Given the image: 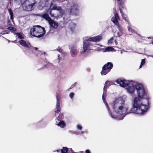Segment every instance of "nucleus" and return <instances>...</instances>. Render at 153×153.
<instances>
[{"label":"nucleus","instance_id":"obj_1","mask_svg":"<svg viewBox=\"0 0 153 153\" xmlns=\"http://www.w3.org/2000/svg\"><path fill=\"white\" fill-rule=\"evenodd\" d=\"M113 108L115 112L120 115H123V118L127 114L134 113L137 114H143L148 110V105L143 104L141 100L137 97H135L133 107L129 111L126 106L125 102L120 98H117L112 104Z\"/></svg>","mask_w":153,"mask_h":153},{"label":"nucleus","instance_id":"obj_2","mask_svg":"<svg viewBox=\"0 0 153 153\" xmlns=\"http://www.w3.org/2000/svg\"><path fill=\"white\" fill-rule=\"evenodd\" d=\"M45 33L44 28L40 25L34 26L30 30V34L37 38L43 37Z\"/></svg>","mask_w":153,"mask_h":153},{"label":"nucleus","instance_id":"obj_3","mask_svg":"<svg viewBox=\"0 0 153 153\" xmlns=\"http://www.w3.org/2000/svg\"><path fill=\"white\" fill-rule=\"evenodd\" d=\"M102 36L101 35L89 38L88 39L85 40L83 42V51H82V53L85 52L90 47L89 41L94 42H99L102 39Z\"/></svg>","mask_w":153,"mask_h":153},{"label":"nucleus","instance_id":"obj_4","mask_svg":"<svg viewBox=\"0 0 153 153\" xmlns=\"http://www.w3.org/2000/svg\"><path fill=\"white\" fill-rule=\"evenodd\" d=\"M113 67V64L111 62H108L104 65L101 72L102 75H105L109 72Z\"/></svg>","mask_w":153,"mask_h":153},{"label":"nucleus","instance_id":"obj_5","mask_svg":"<svg viewBox=\"0 0 153 153\" xmlns=\"http://www.w3.org/2000/svg\"><path fill=\"white\" fill-rule=\"evenodd\" d=\"M118 19H119V18L118 14L117 13H116L114 16L111 18V20L117 26L118 29L120 30H121L122 29L121 27L118 22Z\"/></svg>","mask_w":153,"mask_h":153},{"label":"nucleus","instance_id":"obj_6","mask_svg":"<svg viewBox=\"0 0 153 153\" xmlns=\"http://www.w3.org/2000/svg\"><path fill=\"white\" fill-rule=\"evenodd\" d=\"M56 110L55 111V115L56 116H57L59 113H60L61 108L60 105V101L59 99V94L58 93L56 94Z\"/></svg>","mask_w":153,"mask_h":153},{"label":"nucleus","instance_id":"obj_7","mask_svg":"<svg viewBox=\"0 0 153 153\" xmlns=\"http://www.w3.org/2000/svg\"><path fill=\"white\" fill-rule=\"evenodd\" d=\"M116 82L118 84H119L120 86L123 87H125L127 86L128 85L129 81H126L124 79H117Z\"/></svg>","mask_w":153,"mask_h":153},{"label":"nucleus","instance_id":"obj_8","mask_svg":"<svg viewBox=\"0 0 153 153\" xmlns=\"http://www.w3.org/2000/svg\"><path fill=\"white\" fill-rule=\"evenodd\" d=\"M19 44L22 46L27 47L29 49H30L31 46L30 44L28 42H26V41L23 40H21L19 41Z\"/></svg>","mask_w":153,"mask_h":153},{"label":"nucleus","instance_id":"obj_9","mask_svg":"<svg viewBox=\"0 0 153 153\" xmlns=\"http://www.w3.org/2000/svg\"><path fill=\"white\" fill-rule=\"evenodd\" d=\"M137 93L138 97L140 98H143L146 94V92L144 88L138 91Z\"/></svg>","mask_w":153,"mask_h":153},{"label":"nucleus","instance_id":"obj_10","mask_svg":"<svg viewBox=\"0 0 153 153\" xmlns=\"http://www.w3.org/2000/svg\"><path fill=\"white\" fill-rule=\"evenodd\" d=\"M49 23L50 26L52 28H56L59 25L57 22H55L52 19H51L50 21H49Z\"/></svg>","mask_w":153,"mask_h":153},{"label":"nucleus","instance_id":"obj_11","mask_svg":"<svg viewBox=\"0 0 153 153\" xmlns=\"http://www.w3.org/2000/svg\"><path fill=\"white\" fill-rule=\"evenodd\" d=\"M76 48V46L75 45H73L71 48V53L72 56H74L77 54Z\"/></svg>","mask_w":153,"mask_h":153},{"label":"nucleus","instance_id":"obj_12","mask_svg":"<svg viewBox=\"0 0 153 153\" xmlns=\"http://www.w3.org/2000/svg\"><path fill=\"white\" fill-rule=\"evenodd\" d=\"M128 88H127L128 92L130 93H132L134 92L135 90L134 86L132 84L131 86L130 85L128 84V85L127 86Z\"/></svg>","mask_w":153,"mask_h":153},{"label":"nucleus","instance_id":"obj_13","mask_svg":"<svg viewBox=\"0 0 153 153\" xmlns=\"http://www.w3.org/2000/svg\"><path fill=\"white\" fill-rule=\"evenodd\" d=\"M67 153H91L90 150L88 149H87L85 151V152H84L82 151H80L78 152H74L71 148H68V152Z\"/></svg>","mask_w":153,"mask_h":153},{"label":"nucleus","instance_id":"obj_14","mask_svg":"<svg viewBox=\"0 0 153 153\" xmlns=\"http://www.w3.org/2000/svg\"><path fill=\"white\" fill-rule=\"evenodd\" d=\"M134 87L135 89V88L137 90V92L138 91H139V90H140L144 88L143 85L140 83H137L136 84Z\"/></svg>","mask_w":153,"mask_h":153},{"label":"nucleus","instance_id":"obj_15","mask_svg":"<svg viewBox=\"0 0 153 153\" xmlns=\"http://www.w3.org/2000/svg\"><path fill=\"white\" fill-rule=\"evenodd\" d=\"M134 87L135 89V88L137 90V92L138 91H139V90H140L144 88L143 85L140 83H137L136 84Z\"/></svg>","mask_w":153,"mask_h":153},{"label":"nucleus","instance_id":"obj_16","mask_svg":"<svg viewBox=\"0 0 153 153\" xmlns=\"http://www.w3.org/2000/svg\"><path fill=\"white\" fill-rule=\"evenodd\" d=\"M76 26V24L73 23H71L69 24V28L72 32H73L74 31Z\"/></svg>","mask_w":153,"mask_h":153},{"label":"nucleus","instance_id":"obj_17","mask_svg":"<svg viewBox=\"0 0 153 153\" xmlns=\"http://www.w3.org/2000/svg\"><path fill=\"white\" fill-rule=\"evenodd\" d=\"M34 5V4H32L27 5L26 7V10L28 11H31L33 10V7Z\"/></svg>","mask_w":153,"mask_h":153},{"label":"nucleus","instance_id":"obj_18","mask_svg":"<svg viewBox=\"0 0 153 153\" xmlns=\"http://www.w3.org/2000/svg\"><path fill=\"white\" fill-rule=\"evenodd\" d=\"M42 17L47 20L48 22H49V21H50L52 19L51 18L49 17L48 14H47L45 13L43 14L42 15Z\"/></svg>","mask_w":153,"mask_h":153},{"label":"nucleus","instance_id":"obj_19","mask_svg":"<svg viewBox=\"0 0 153 153\" xmlns=\"http://www.w3.org/2000/svg\"><path fill=\"white\" fill-rule=\"evenodd\" d=\"M57 125L62 128H64L65 126V124L63 121L60 120Z\"/></svg>","mask_w":153,"mask_h":153},{"label":"nucleus","instance_id":"obj_20","mask_svg":"<svg viewBox=\"0 0 153 153\" xmlns=\"http://www.w3.org/2000/svg\"><path fill=\"white\" fill-rule=\"evenodd\" d=\"M64 118V116L63 114L62 113H60L59 114V115L57 117V119L58 121H60L63 119Z\"/></svg>","mask_w":153,"mask_h":153},{"label":"nucleus","instance_id":"obj_21","mask_svg":"<svg viewBox=\"0 0 153 153\" xmlns=\"http://www.w3.org/2000/svg\"><path fill=\"white\" fill-rule=\"evenodd\" d=\"M61 153H67L68 148L66 147H63L61 150Z\"/></svg>","mask_w":153,"mask_h":153},{"label":"nucleus","instance_id":"obj_22","mask_svg":"<svg viewBox=\"0 0 153 153\" xmlns=\"http://www.w3.org/2000/svg\"><path fill=\"white\" fill-rule=\"evenodd\" d=\"M119 1L118 4L120 5V7L123 9L124 8L123 4L124 3V0H120V1Z\"/></svg>","mask_w":153,"mask_h":153},{"label":"nucleus","instance_id":"obj_23","mask_svg":"<svg viewBox=\"0 0 153 153\" xmlns=\"http://www.w3.org/2000/svg\"><path fill=\"white\" fill-rule=\"evenodd\" d=\"M114 84V82L113 81H109L108 80L106 81L105 83L104 84L105 85H106L108 87H109V86L113 85Z\"/></svg>","mask_w":153,"mask_h":153},{"label":"nucleus","instance_id":"obj_24","mask_svg":"<svg viewBox=\"0 0 153 153\" xmlns=\"http://www.w3.org/2000/svg\"><path fill=\"white\" fill-rule=\"evenodd\" d=\"M8 11L9 12V13L10 15V19L12 20L13 19V13L12 11L10 8H9L8 9Z\"/></svg>","mask_w":153,"mask_h":153},{"label":"nucleus","instance_id":"obj_25","mask_svg":"<svg viewBox=\"0 0 153 153\" xmlns=\"http://www.w3.org/2000/svg\"><path fill=\"white\" fill-rule=\"evenodd\" d=\"M18 36L19 38L21 39H23L24 37L22 36V33H15Z\"/></svg>","mask_w":153,"mask_h":153},{"label":"nucleus","instance_id":"obj_26","mask_svg":"<svg viewBox=\"0 0 153 153\" xmlns=\"http://www.w3.org/2000/svg\"><path fill=\"white\" fill-rule=\"evenodd\" d=\"M108 87L106 85L104 84L103 88V92L102 95H104L106 94Z\"/></svg>","mask_w":153,"mask_h":153},{"label":"nucleus","instance_id":"obj_27","mask_svg":"<svg viewBox=\"0 0 153 153\" xmlns=\"http://www.w3.org/2000/svg\"><path fill=\"white\" fill-rule=\"evenodd\" d=\"M114 49V48L112 47H107L105 48V50L106 51H113Z\"/></svg>","mask_w":153,"mask_h":153},{"label":"nucleus","instance_id":"obj_28","mask_svg":"<svg viewBox=\"0 0 153 153\" xmlns=\"http://www.w3.org/2000/svg\"><path fill=\"white\" fill-rule=\"evenodd\" d=\"M145 59H142L141 60L140 65L139 66V68H141L142 67V66L145 64Z\"/></svg>","mask_w":153,"mask_h":153},{"label":"nucleus","instance_id":"obj_29","mask_svg":"<svg viewBox=\"0 0 153 153\" xmlns=\"http://www.w3.org/2000/svg\"><path fill=\"white\" fill-rule=\"evenodd\" d=\"M7 29L8 30H10L13 31L14 32L16 31V28H15V27H11V26L7 28Z\"/></svg>","mask_w":153,"mask_h":153},{"label":"nucleus","instance_id":"obj_30","mask_svg":"<svg viewBox=\"0 0 153 153\" xmlns=\"http://www.w3.org/2000/svg\"><path fill=\"white\" fill-rule=\"evenodd\" d=\"M77 129L79 130H81L82 129V127L79 124L77 125Z\"/></svg>","mask_w":153,"mask_h":153},{"label":"nucleus","instance_id":"obj_31","mask_svg":"<svg viewBox=\"0 0 153 153\" xmlns=\"http://www.w3.org/2000/svg\"><path fill=\"white\" fill-rule=\"evenodd\" d=\"M129 25V22L128 21V19L127 18V16H126L125 18L123 19Z\"/></svg>","mask_w":153,"mask_h":153},{"label":"nucleus","instance_id":"obj_32","mask_svg":"<svg viewBox=\"0 0 153 153\" xmlns=\"http://www.w3.org/2000/svg\"><path fill=\"white\" fill-rule=\"evenodd\" d=\"M122 8L120 7H119V10L120 12V13L121 14V15H122L123 14H124L123 12V11L122 10Z\"/></svg>","mask_w":153,"mask_h":153},{"label":"nucleus","instance_id":"obj_33","mask_svg":"<svg viewBox=\"0 0 153 153\" xmlns=\"http://www.w3.org/2000/svg\"><path fill=\"white\" fill-rule=\"evenodd\" d=\"M56 50L57 51H58L60 53H62V49L60 48H59V47H58V49Z\"/></svg>","mask_w":153,"mask_h":153},{"label":"nucleus","instance_id":"obj_34","mask_svg":"<svg viewBox=\"0 0 153 153\" xmlns=\"http://www.w3.org/2000/svg\"><path fill=\"white\" fill-rule=\"evenodd\" d=\"M113 37H111L109 40H108V43H112L113 40Z\"/></svg>","mask_w":153,"mask_h":153},{"label":"nucleus","instance_id":"obj_35","mask_svg":"<svg viewBox=\"0 0 153 153\" xmlns=\"http://www.w3.org/2000/svg\"><path fill=\"white\" fill-rule=\"evenodd\" d=\"M74 94L73 93H71L70 94V97L71 98H72L74 96Z\"/></svg>","mask_w":153,"mask_h":153},{"label":"nucleus","instance_id":"obj_36","mask_svg":"<svg viewBox=\"0 0 153 153\" xmlns=\"http://www.w3.org/2000/svg\"><path fill=\"white\" fill-rule=\"evenodd\" d=\"M117 34V36L119 37V36H121V35H122V33L121 31H120V32H118Z\"/></svg>","mask_w":153,"mask_h":153},{"label":"nucleus","instance_id":"obj_37","mask_svg":"<svg viewBox=\"0 0 153 153\" xmlns=\"http://www.w3.org/2000/svg\"><path fill=\"white\" fill-rule=\"evenodd\" d=\"M77 84V82H75L74 84H73L71 86V87L70 88L71 89V88H73Z\"/></svg>","mask_w":153,"mask_h":153},{"label":"nucleus","instance_id":"obj_38","mask_svg":"<svg viewBox=\"0 0 153 153\" xmlns=\"http://www.w3.org/2000/svg\"><path fill=\"white\" fill-rule=\"evenodd\" d=\"M21 3H24L27 0H19Z\"/></svg>","mask_w":153,"mask_h":153},{"label":"nucleus","instance_id":"obj_39","mask_svg":"<svg viewBox=\"0 0 153 153\" xmlns=\"http://www.w3.org/2000/svg\"><path fill=\"white\" fill-rule=\"evenodd\" d=\"M31 47H32L33 48V50H35V51H36L38 50V48L36 47H33L32 46H31Z\"/></svg>","mask_w":153,"mask_h":153},{"label":"nucleus","instance_id":"obj_40","mask_svg":"<svg viewBox=\"0 0 153 153\" xmlns=\"http://www.w3.org/2000/svg\"><path fill=\"white\" fill-rule=\"evenodd\" d=\"M123 19L125 18L126 16V15H125L124 14H123L122 15H121Z\"/></svg>","mask_w":153,"mask_h":153},{"label":"nucleus","instance_id":"obj_41","mask_svg":"<svg viewBox=\"0 0 153 153\" xmlns=\"http://www.w3.org/2000/svg\"><path fill=\"white\" fill-rule=\"evenodd\" d=\"M106 107L108 111V112H109L110 111V109L109 106H108V105H107V106Z\"/></svg>","mask_w":153,"mask_h":153},{"label":"nucleus","instance_id":"obj_42","mask_svg":"<svg viewBox=\"0 0 153 153\" xmlns=\"http://www.w3.org/2000/svg\"><path fill=\"white\" fill-rule=\"evenodd\" d=\"M106 107L108 111V112H109L110 111V109L109 106H108V105H107V106Z\"/></svg>","mask_w":153,"mask_h":153},{"label":"nucleus","instance_id":"obj_43","mask_svg":"<svg viewBox=\"0 0 153 153\" xmlns=\"http://www.w3.org/2000/svg\"><path fill=\"white\" fill-rule=\"evenodd\" d=\"M102 99L104 101H105V98L104 97V95H102Z\"/></svg>","mask_w":153,"mask_h":153},{"label":"nucleus","instance_id":"obj_44","mask_svg":"<svg viewBox=\"0 0 153 153\" xmlns=\"http://www.w3.org/2000/svg\"><path fill=\"white\" fill-rule=\"evenodd\" d=\"M56 151L57 152H59L60 151V150H57Z\"/></svg>","mask_w":153,"mask_h":153},{"label":"nucleus","instance_id":"obj_45","mask_svg":"<svg viewBox=\"0 0 153 153\" xmlns=\"http://www.w3.org/2000/svg\"><path fill=\"white\" fill-rule=\"evenodd\" d=\"M128 31H130V27H128Z\"/></svg>","mask_w":153,"mask_h":153},{"label":"nucleus","instance_id":"obj_46","mask_svg":"<svg viewBox=\"0 0 153 153\" xmlns=\"http://www.w3.org/2000/svg\"><path fill=\"white\" fill-rule=\"evenodd\" d=\"M107 105H108V104L106 102V106L107 107Z\"/></svg>","mask_w":153,"mask_h":153},{"label":"nucleus","instance_id":"obj_47","mask_svg":"<svg viewBox=\"0 0 153 153\" xmlns=\"http://www.w3.org/2000/svg\"><path fill=\"white\" fill-rule=\"evenodd\" d=\"M59 56H59V55L58 56V59H59Z\"/></svg>","mask_w":153,"mask_h":153},{"label":"nucleus","instance_id":"obj_48","mask_svg":"<svg viewBox=\"0 0 153 153\" xmlns=\"http://www.w3.org/2000/svg\"><path fill=\"white\" fill-rule=\"evenodd\" d=\"M148 99H149V98H148V100H147V102H148V103H149V102H148Z\"/></svg>","mask_w":153,"mask_h":153},{"label":"nucleus","instance_id":"obj_49","mask_svg":"<svg viewBox=\"0 0 153 153\" xmlns=\"http://www.w3.org/2000/svg\"><path fill=\"white\" fill-rule=\"evenodd\" d=\"M152 44L153 45V42H152Z\"/></svg>","mask_w":153,"mask_h":153},{"label":"nucleus","instance_id":"obj_50","mask_svg":"<svg viewBox=\"0 0 153 153\" xmlns=\"http://www.w3.org/2000/svg\"><path fill=\"white\" fill-rule=\"evenodd\" d=\"M108 84H107V85H108Z\"/></svg>","mask_w":153,"mask_h":153},{"label":"nucleus","instance_id":"obj_51","mask_svg":"<svg viewBox=\"0 0 153 153\" xmlns=\"http://www.w3.org/2000/svg\"><path fill=\"white\" fill-rule=\"evenodd\" d=\"M117 1H120V0H117Z\"/></svg>","mask_w":153,"mask_h":153}]
</instances>
